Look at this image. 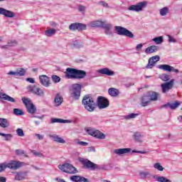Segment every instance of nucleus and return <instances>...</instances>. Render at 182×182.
I'll list each match as a JSON object with an SVG mask.
<instances>
[{
  "mask_svg": "<svg viewBox=\"0 0 182 182\" xmlns=\"http://www.w3.org/2000/svg\"><path fill=\"white\" fill-rule=\"evenodd\" d=\"M65 75L66 79H83L86 76V71L68 68Z\"/></svg>",
  "mask_w": 182,
  "mask_h": 182,
  "instance_id": "1",
  "label": "nucleus"
},
{
  "mask_svg": "<svg viewBox=\"0 0 182 182\" xmlns=\"http://www.w3.org/2000/svg\"><path fill=\"white\" fill-rule=\"evenodd\" d=\"M81 164H82L84 168L87 170H107V165H97L89 160H81Z\"/></svg>",
  "mask_w": 182,
  "mask_h": 182,
  "instance_id": "2",
  "label": "nucleus"
},
{
  "mask_svg": "<svg viewBox=\"0 0 182 182\" xmlns=\"http://www.w3.org/2000/svg\"><path fill=\"white\" fill-rule=\"evenodd\" d=\"M82 105L87 112H94L96 109V102L89 95H85L82 99Z\"/></svg>",
  "mask_w": 182,
  "mask_h": 182,
  "instance_id": "3",
  "label": "nucleus"
},
{
  "mask_svg": "<svg viewBox=\"0 0 182 182\" xmlns=\"http://www.w3.org/2000/svg\"><path fill=\"white\" fill-rule=\"evenodd\" d=\"M58 168L63 171V173H67L68 174H76L79 171L77 169L70 164H64L63 165H59Z\"/></svg>",
  "mask_w": 182,
  "mask_h": 182,
  "instance_id": "4",
  "label": "nucleus"
},
{
  "mask_svg": "<svg viewBox=\"0 0 182 182\" xmlns=\"http://www.w3.org/2000/svg\"><path fill=\"white\" fill-rule=\"evenodd\" d=\"M82 90V85L80 84H73L72 85L71 96L77 100L80 97V92Z\"/></svg>",
  "mask_w": 182,
  "mask_h": 182,
  "instance_id": "5",
  "label": "nucleus"
},
{
  "mask_svg": "<svg viewBox=\"0 0 182 182\" xmlns=\"http://www.w3.org/2000/svg\"><path fill=\"white\" fill-rule=\"evenodd\" d=\"M147 6V1H141L135 5H131L128 8V11H132L134 12H141L144 8Z\"/></svg>",
  "mask_w": 182,
  "mask_h": 182,
  "instance_id": "6",
  "label": "nucleus"
},
{
  "mask_svg": "<svg viewBox=\"0 0 182 182\" xmlns=\"http://www.w3.org/2000/svg\"><path fill=\"white\" fill-rule=\"evenodd\" d=\"M115 31L118 35L121 36H127L128 38H134V35L130 31L127 30L126 28L122 26H115Z\"/></svg>",
  "mask_w": 182,
  "mask_h": 182,
  "instance_id": "7",
  "label": "nucleus"
},
{
  "mask_svg": "<svg viewBox=\"0 0 182 182\" xmlns=\"http://www.w3.org/2000/svg\"><path fill=\"white\" fill-rule=\"evenodd\" d=\"M23 103L25 104V106L27 109V112L28 113H31V114H33L36 112V107L33 105V103L31 101V100L28 98H22Z\"/></svg>",
  "mask_w": 182,
  "mask_h": 182,
  "instance_id": "8",
  "label": "nucleus"
},
{
  "mask_svg": "<svg viewBox=\"0 0 182 182\" xmlns=\"http://www.w3.org/2000/svg\"><path fill=\"white\" fill-rule=\"evenodd\" d=\"M7 168H11V170H18L20 167H23L25 163L21 162L19 161H11L9 164H6Z\"/></svg>",
  "mask_w": 182,
  "mask_h": 182,
  "instance_id": "9",
  "label": "nucleus"
},
{
  "mask_svg": "<svg viewBox=\"0 0 182 182\" xmlns=\"http://www.w3.org/2000/svg\"><path fill=\"white\" fill-rule=\"evenodd\" d=\"M27 90L31 93H33L34 95H36L37 96H43V95H45V92L42 90V89L36 85H28L27 87Z\"/></svg>",
  "mask_w": 182,
  "mask_h": 182,
  "instance_id": "10",
  "label": "nucleus"
},
{
  "mask_svg": "<svg viewBox=\"0 0 182 182\" xmlns=\"http://www.w3.org/2000/svg\"><path fill=\"white\" fill-rule=\"evenodd\" d=\"M87 132L88 134H90L91 136L96 137V139H100L101 140H105V139H106V135H105V134L102 133L99 130H93L92 129H87Z\"/></svg>",
  "mask_w": 182,
  "mask_h": 182,
  "instance_id": "11",
  "label": "nucleus"
},
{
  "mask_svg": "<svg viewBox=\"0 0 182 182\" xmlns=\"http://www.w3.org/2000/svg\"><path fill=\"white\" fill-rule=\"evenodd\" d=\"M175 80L172 79L169 82L162 83L161 85V90L163 93H167L168 90H171L172 87H174Z\"/></svg>",
  "mask_w": 182,
  "mask_h": 182,
  "instance_id": "12",
  "label": "nucleus"
},
{
  "mask_svg": "<svg viewBox=\"0 0 182 182\" xmlns=\"http://www.w3.org/2000/svg\"><path fill=\"white\" fill-rule=\"evenodd\" d=\"M109 105V100L104 97H99L97 98V106L99 109H106Z\"/></svg>",
  "mask_w": 182,
  "mask_h": 182,
  "instance_id": "13",
  "label": "nucleus"
},
{
  "mask_svg": "<svg viewBox=\"0 0 182 182\" xmlns=\"http://www.w3.org/2000/svg\"><path fill=\"white\" fill-rule=\"evenodd\" d=\"M70 31H85L86 30V24L80 23H71L69 26Z\"/></svg>",
  "mask_w": 182,
  "mask_h": 182,
  "instance_id": "14",
  "label": "nucleus"
},
{
  "mask_svg": "<svg viewBox=\"0 0 182 182\" xmlns=\"http://www.w3.org/2000/svg\"><path fill=\"white\" fill-rule=\"evenodd\" d=\"M160 60V56L159 55H155L149 58L148 65H146V69H152V68H154V65L157 63Z\"/></svg>",
  "mask_w": 182,
  "mask_h": 182,
  "instance_id": "15",
  "label": "nucleus"
},
{
  "mask_svg": "<svg viewBox=\"0 0 182 182\" xmlns=\"http://www.w3.org/2000/svg\"><path fill=\"white\" fill-rule=\"evenodd\" d=\"M158 69H161V70H165L166 72H174L175 73H178V69H175L171 65H168L166 64L159 65Z\"/></svg>",
  "mask_w": 182,
  "mask_h": 182,
  "instance_id": "16",
  "label": "nucleus"
},
{
  "mask_svg": "<svg viewBox=\"0 0 182 182\" xmlns=\"http://www.w3.org/2000/svg\"><path fill=\"white\" fill-rule=\"evenodd\" d=\"M114 154H117L118 156H124V154H129L132 153V149L130 148H124L118 149L113 151Z\"/></svg>",
  "mask_w": 182,
  "mask_h": 182,
  "instance_id": "17",
  "label": "nucleus"
},
{
  "mask_svg": "<svg viewBox=\"0 0 182 182\" xmlns=\"http://www.w3.org/2000/svg\"><path fill=\"white\" fill-rule=\"evenodd\" d=\"M39 79L40 83H41L43 86H45V87H49V86H50V80L47 75H40Z\"/></svg>",
  "mask_w": 182,
  "mask_h": 182,
  "instance_id": "18",
  "label": "nucleus"
},
{
  "mask_svg": "<svg viewBox=\"0 0 182 182\" xmlns=\"http://www.w3.org/2000/svg\"><path fill=\"white\" fill-rule=\"evenodd\" d=\"M148 97L151 102H157L159 100V93L154 91H149L146 92Z\"/></svg>",
  "mask_w": 182,
  "mask_h": 182,
  "instance_id": "19",
  "label": "nucleus"
},
{
  "mask_svg": "<svg viewBox=\"0 0 182 182\" xmlns=\"http://www.w3.org/2000/svg\"><path fill=\"white\" fill-rule=\"evenodd\" d=\"M70 180L74 182H89V179L80 176H72L70 177Z\"/></svg>",
  "mask_w": 182,
  "mask_h": 182,
  "instance_id": "20",
  "label": "nucleus"
},
{
  "mask_svg": "<svg viewBox=\"0 0 182 182\" xmlns=\"http://www.w3.org/2000/svg\"><path fill=\"white\" fill-rule=\"evenodd\" d=\"M0 14L4 15L6 18H14V16H15V13L9 10H6L2 7H0Z\"/></svg>",
  "mask_w": 182,
  "mask_h": 182,
  "instance_id": "21",
  "label": "nucleus"
},
{
  "mask_svg": "<svg viewBox=\"0 0 182 182\" xmlns=\"http://www.w3.org/2000/svg\"><path fill=\"white\" fill-rule=\"evenodd\" d=\"M97 72L100 75H106L107 76H113V75H114V72L110 70L109 68H107L100 69Z\"/></svg>",
  "mask_w": 182,
  "mask_h": 182,
  "instance_id": "22",
  "label": "nucleus"
},
{
  "mask_svg": "<svg viewBox=\"0 0 182 182\" xmlns=\"http://www.w3.org/2000/svg\"><path fill=\"white\" fill-rule=\"evenodd\" d=\"M0 99L2 100H6L7 102H11V103H15V99L4 92H0Z\"/></svg>",
  "mask_w": 182,
  "mask_h": 182,
  "instance_id": "23",
  "label": "nucleus"
},
{
  "mask_svg": "<svg viewBox=\"0 0 182 182\" xmlns=\"http://www.w3.org/2000/svg\"><path fill=\"white\" fill-rule=\"evenodd\" d=\"M151 100L149 96H147V93H146L141 98V103L144 107L146 106H149V104L151 102Z\"/></svg>",
  "mask_w": 182,
  "mask_h": 182,
  "instance_id": "24",
  "label": "nucleus"
},
{
  "mask_svg": "<svg viewBox=\"0 0 182 182\" xmlns=\"http://www.w3.org/2000/svg\"><path fill=\"white\" fill-rule=\"evenodd\" d=\"M26 178V172H16L15 174L14 180L17 181H21L22 180H25Z\"/></svg>",
  "mask_w": 182,
  "mask_h": 182,
  "instance_id": "25",
  "label": "nucleus"
},
{
  "mask_svg": "<svg viewBox=\"0 0 182 182\" xmlns=\"http://www.w3.org/2000/svg\"><path fill=\"white\" fill-rule=\"evenodd\" d=\"M181 103L178 101H175L173 103L168 102L163 105V107H170L172 110H174L180 106Z\"/></svg>",
  "mask_w": 182,
  "mask_h": 182,
  "instance_id": "26",
  "label": "nucleus"
},
{
  "mask_svg": "<svg viewBox=\"0 0 182 182\" xmlns=\"http://www.w3.org/2000/svg\"><path fill=\"white\" fill-rule=\"evenodd\" d=\"M101 28H103L104 29H105V33L107 35H109V34H110V29H112V28H113V26H112L111 23H107L106 21H102Z\"/></svg>",
  "mask_w": 182,
  "mask_h": 182,
  "instance_id": "27",
  "label": "nucleus"
},
{
  "mask_svg": "<svg viewBox=\"0 0 182 182\" xmlns=\"http://www.w3.org/2000/svg\"><path fill=\"white\" fill-rule=\"evenodd\" d=\"M159 50V47L157 46H151L145 49V53L146 55H150L154 53Z\"/></svg>",
  "mask_w": 182,
  "mask_h": 182,
  "instance_id": "28",
  "label": "nucleus"
},
{
  "mask_svg": "<svg viewBox=\"0 0 182 182\" xmlns=\"http://www.w3.org/2000/svg\"><path fill=\"white\" fill-rule=\"evenodd\" d=\"M63 102V97H62V96H60V95L57 94V95L55 96V99H54V103L55 105V106H60L62 105Z\"/></svg>",
  "mask_w": 182,
  "mask_h": 182,
  "instance_id": "29",
  "label": "nucleus"
},
{
  "mask_svg": "<svg viewBox=\"0 0 182 182\" xmlns=\"http://www.w3.org/2000/svg\"><path fill=\"white\" fill-rule=\"evenodd\" d=\"M103 23V21H95L90 23V25L92 28H102V25Z\"/></svg>",
  "mask_w": 182,
  "mask_h": 182,
  "instance_id": "30",
  "label": "nucleus"
},
{
  "mask_svg": "<svg viewBox=\"0 0 182 182\" xmlns=\"http://www.w3.org/2000/svg\"><path fill=\"white\" fill-rule=\"evenodd\" d=\"M9 127V123H8V120L6 119L0 118V127H3L5 129Z\"/></svg>",
  "mask_w": 182,
  "mask_h": 182,
  "instance_id": "31",
  "label": "nucleus"
},
{
  "mask_svg": "<svg viewBox=\"0 0 182 182\" xmlns=\"http://www.w3.org/2000/svg\"><path fill=\"white\" fill-rule=\"evenodd\" d=\"M108 93L109 95H110V96L115 97L116 96H117V95H119V90L115 88H109L108 90Z\"/></svg>",
  "mask_w": 182,
  "mask_h": 182,
  "instance_id": "32",
  "label": "nucleus"
},
{
  "mask_svg": "<svg viewBox=\"0 0 182 182\" xmlns=\"http://www.w3.org/2000/svg\"><path fill=\"white\" fill-rule=\"evenodd\" d=\"M169 12L170 10L168 9V7H164L159 10L161 16H166V15H167Z\"/></svg>",
  "mask_w": 182,
  "mask_h": 182,
  "instance_id": "33",
  "label": "nucleus"
},
{
  "mask_svg": "<svg viewBox=\"0 0 182 182\" xmlns=\"http://www.w3.org/2000/svg\"><path fill=\"white\" fill-rule=\"evenodd\" d=\"M56 33V30L55 28H49L45 31L46 36H53Z\"/></svg>",
  "mask_w": 182,
  "mask_h": 182,
  "instance_id": "34",
  "label": "nucleus"
},
{
  "mask_svg": "<svg viewBox=\"0 0 182 182\" xmlns=\"http://www.w3.org/2000/svg\"><path fill=\"white\" fill-rule=\"evenodd\" d=\"M52 137L54 141H57V143H62L63 144H65V143H66V141H65V139H63L61 137H59V136L58 135H53Z\"/></svg>",
  "mask_w": 182,
  "mask_h": 182,
  "instance_id": "35",
  "label": "nucleus"
},
{
  "mask_svg": "<svg viewBox=\"0 0 182 182\" xmlns=\"http://www.w3.org/2000/svg\"><path fill=\"white\" fill-rule=\"evenodd\" d=\"M0 136H2L3 137H4L6 141H11L13 137L11 134H4L2 132H0Z\"/></svg>",
  "mask_w": 182,
  "mask_h": 182,
  "instance_id": "36",
  "label": "nucleus"
},
{
  "mask_svg": "<svg viewBox=\"0 0 182 182\" xmlns=\"http://www.w3.org/2000/svg\"><path fill=\"white\" fill-rule=\"evenodd\" d=\"M51 123H68V120L59 119V118H51Z\"/></svg>",
  "mask_w": 182,
  "mask_h": 182,
  "instance_id": "37",
  "label": "nucleus"
},
{
  "mask_svg": "<svg viewBox=\"0 0 182 182\" xmlns=\"http://www.w3.org/2000/svg\"><path fill=\"white\" fill-rule=\"evenodd\" d=\"M153 42H155L156 45H161V43H163L164 40L163 39V36H159L156 37L152 39Z\"/></svg>",
  "mask_w": 182,
  "mask_h": 182,
  "instance_id": "38",
  "label": "nucleus"
},
{
  "mask_svg": "<svg viewBox=\"0 0 182 182\" xmlns=\"http://www.w3.org/2000/svg\"><path fill=\"white\" fill-rule=\"evenodd\" d=\"M159 79L163 80V82H168L170 80V76L167 74H162L159 75Z\"/></svg>",
  "mask_w": 182,
  "mask_h": 182,
  "instance_id": "39",
  "label": "nucleus"
},
{
  "mask_svg": "<svg viewBox=\"0 0 182 182\" xmlns=\"http://www.w3.org/2000/svg\"><path fill=\"white\" fill-rule=\"evenodd\" d=\"M26 75V70L24 68H18L17 70V76H25Z\"/></svg>",
  "mask_w": 182,
  "mask_h": 182,
  "instance_id": "40",
  "label": "nucleus"
},
{
  "mask_svg": "<svg viewBox=\"0 0 182 182\" xmlns=\"http://www.w3.org/2000/svg\"><path fill=\"white\" fill-rule=\"evenodd\" d=\"M137 116H139V114L132 113L129 114V115L124 116V118L126 119V120H130V119H136Z\"/></svg>",
  "mask_w": 182,
  "mask_h": 182,
  "instance_id": "41",
  "label": "nucleus"
},
{
  "mask_svg": "<svg viewBox=\"0 0 182 182\" xmlns=\"http://www.w3.org/2000/svg\"><path fill=\"white\" fill-rule=\"evenodd\" d=\"M156 181H158V182H171V181L167 179L164 176H157Z\"/></svg>",
  "mask_w": 182,
  "mask_h": 182,
  "instance_id": "42",
  "label": "nucleus"
},
{
  "mask_svg": "<svg viewBox=\"0 0 182 182\" xmlns=\"http://www.w3.org/2000/svg\"><path fill=\"white\" fill-rule=\"evenodd\" d=\"M134 140L136 141H141V134L139 133V132H136L134 135Z\"/></svg>",
  "mask_w": 182,
  "mask_h": 182,
  "instance_id": "43",
  "label": "nucleus"
},
{
  "mask_svg": "<svg viewBox=\"0 0 182 182\" xmlns=\"http://www.w3.org/2000/svg\"><path fill=\"white\" fill-rule=\"evenodd\" d=\"M14 113L16 116H22V114H23V112L18 108L14 109Z\"/></svg>",
  "mask_w": 182,
  "mask_h": 182,
  "instance_id": "44",
  "label": "nucleus"
},
{
  "mask_svg": "<svg viewBox=\"0 0 182 182\" xmlns=\"http://www.w3.org/2000/svg\"><path fill=\"white\" fill-rule=\"evenodd\" d=\"M17 43H16V41H11L10 43H8V45L1 46V48H7L9 46H16Z\"/></svg>",
  "mask_w": 182,
  "mask_h": 182,
  "instance_id": "45",
  "label": "nucleus"
},
{
  "mask_svg": "<svg viewBox=\"0 0 182 182\" xmlns=\"http://www.w3.org/2000/svg\"><path fill=\"white\" fill-rule=\"evenodd\" d=\"M16 134H18V136H19V137H23V136H25V133H23V129L21 128L16 129Z\"/></svg>",
  "mask_w": 182,
  "mask_h": 182,
  "instance_id": "46",
  "label": "nucleus"
},
{
  "mask_svg": "<svg viewBox=\"0 0 182 182\" xmlns=\"http://www.w3.org/2000/svg\"><path fill=\"white\" fill-rule=\"evenodd\" d=\"M154 168H156V170H159V171H163L164 170V168L161 165H160L159 163H156L154 166Z\"/></svg>",
  "mask_w": 182,
  "mask_h": 182,
  "instance_id": "47",
  "label": "nucleus"
},
{
  "mask_svg": "<svg viewBox=\"0 0 182 182\" xmlns=\"http://www.w3.org/2000/svg\"><path fill=\"white\" fill-rule=\"evenodd\" d=\"M52 79L54 83H59L60 82V77L58 75H53Z\"/></svg>",
  "mask_w": 182,
  "mask_h": 182,
  "instance_id": "48",
  "label": "nucleus"
},
{
  "mask_svg": "<svg viewBox=\"0 0 182 182\" xmlns=\"http://www.w3.org/2000/svg\"><path fill=\"white\" fill-rule=\"evenodd\" d=\"M6 163H2L0 164V173H2V171H5L6 170Z\"/></svg>",
  "mask_w": 182,
  "mask_h": 182,
  "instance_id": "49",
  "label": "nucleus"
},
{
  "mask_svg": "<svg viewBox=\"0 0 182 182\" xmlns=\"http://www.w3.org/2000/svg\"><path fill=\"white\" fill-rule=\"evenodd\" d=\"M31 153L34 155L36 156L37 157H42L43 156L41 152H38L35 150H31Z\"/></svg>",
  "mask_w": 182,
  "mask_h": 182,
  "instance_id": "50",
  "label": "nucleus"
},
{
  "mask_svg": "<svg viewBox=\"0 0 182 182\" xmlns=\"http://www.w3.org/2000/svg\"><path fill=\"white\" fill-rule=\"evenodd\" d=\"M140 176L141 177H147L150 176V173L149 171H143L140 173Z\"/></svg>",
  "mask_w": 182,
  "mask_h": 182,
  "instance_id": "51",
  "label": "nucleus"
},
{
  "mask_svg": "<svg viewBox=\"0 0 182 182\" xmlns=\"http://www.w3.org/2000/svg\"><path fill=\"white\" fill-rule=\"evenodd\" d=\"M16 154H17L18 156H22V154H25V151L17 149L16 150Z\"/></svg>",
  "mask_w": 182,
  "mask_h": 182,
  "instance_id": "52",
  "label": "nucleus"
},
{
  "mask_svg": "<svg viewBox=\"0 0 182 182\" xmlns=\"http://www.w3.org/2000/svg\"><path fill=\"white\" fill-rule=\"evenodd\" d=\"M168 42H173V43H176V42H177V41L176 40V38H174L173 37H172L171 36H168Z\"/></svg>",
  "mask_w": 182,
  "mask_h": 182,
  "instance_id": "53",
  "label": "nucleus"
},
{
  "mask_svg": "<svg viewBox=\"0 0 182 182\" xmlns=\"http://www.w3.org/2000/svg\"><path fill=\"white\" fill-rule=\"evenodd\" d=\"M78 10L80 11V12H85V11H86V7L85 6L80 5L78 6Z\"/></svg>",
  "mask_w": 182,
  "mask_h": 182,
  "instance_id": "54",
  "label": "nucleus"
},
{
  "mask_svg": "<svg viewBox=\"0 0 182 182\" xmlns=\"http://www.w3.org/2000/svg\"><path fill=\"white\" fill-rule=\"evenodd\" d=\"M100 5H102V6H104V8H109V4L105 1H100Z\"/></svg>",
  "mask_w": 182,
  "mask_h": 182,
  "instance_id": "55",
  "label": "nucleus"
},
{
  "mask_svg": "<svg viewBox=\"0 0 182 182\" xmlns=\"http://www.w3.org/2000/svg\"><path fill=\"white\" fill-rule=\"evenodd\" d=\"M77 144H79L80 146H87V142L82 141H78L77 142Z\"/></svg>",
  "mask_w": 182,
  "mask_h": 182,
  "instance_id": "56",
  "label": "nucleus"
},
{
  "mask_svg": "<svg viewBox=\"0 0 182 182\" xmlns=\"http://www.w3.org/2000/svg\"><path fill=\"white\" fill-rule=\"evenodd\" d=\"M7 75H13V76H18V73L17 71L14 72V71H9Z\"/></svg>",
  "mask_w": 182,
  "mask_h": 182,
  "instance_id": "57",
  "label": "nucleus"
},
{
  "mask_svg": "<svg viewBox=\"0 0 182 182\" xmlns=\"http://www.w3.org/2000/svg\"><path fill=\"white\" fill-rule=\"evenodd\" d=\"M36 137L38 139V140H43V135H41L39 134H35Z\"/></svg>",
  "mask_w": 182,
  "mask_h": 182,
  "instance_id": "58",
  "label": "nucleus"
},
{
  "mask_svg": "<svg viewBox=\"0 0 182 182\" xmlns=\"http://www.w3.org/2000/svg\"><path fill=\"white\" fill-rule=\"evenodd\" d=\"M141 48H143V44H141V43L138 44L136 46V50H140V49H141Z\"/></svg>",
  "mask_w": 182,
  "mask_h": 182,
  "instance_id": "59",
  "label": "nucleus"
},
{
  "mask_svg": "<svg viewBox=\"0 0 182 182\" xmlns=\"http://www.w3.org/2000/svg\"><path fill=\"white\" fill-rule=\"evenodd\" d=\"M26 81L29 82L30 83H35V80H33V78L28 77L26 78Z\"/></svg>",
  "mask_w": 182,
  "mask_h": 182,
  "instance_id": "60",
  "label": "nucleus"
},
{
  "mask_svg": "<svg viewBox=\"0 0 182 182\" xmlns=\"http://www.w3.org/2000/svg\"><path fill=\"white\" fill-rule=\"evenodd\" d=\"M0 182H6V178L4 176H0Z\"/></svg>",
  "mask_w": 182,
  "mask_h": 182,
  "instance_id": "61",
  "label": "nucleus"
},
{
  "mask_svg": "<svg viewBox=\"0 0 182 182\" xmlns=\"http://www.w3.org/2000/svg\"><path fill=\"white\" fill-rule=\"evenodd\" d=\"M88 151H96V149H95V147L90 146L88 148Z\"/></svg>",
  "mask_w": 182,
  "mask_h": 182,
  "instance_id": "62",
  "label": "nucleus"
},
{
  "mask_svg": "<svg viewBox=\"0 0 182 182\" xmlns=\"http://www.w3.org/2000/svg\"><path fill=\"white\" fill-rule=\"evenodd\" d=\"M34 117H36L37 119H40L41 120H42L44 116H41V117L34 116Z\"/></svg>",
  "mask_w": 182,
  "mask_h": 182,
  "instance_id": "63",
  "label": "nucleus"
},
{
  "mask_svg": "<svg viewBox=\"0 0 182 182\" xmlns=\"http://www.w3.org/2000/svg\"><path fill=\"white\" fill-rule=\"evenodd\" d=\"M103 182H112V181H107V180H104Z\"/></svg>",
  "mask_w": 182,
  "mask_h": 182,
  "instance_id": "64",
  "label": "nucleus"
}]
</instances>
